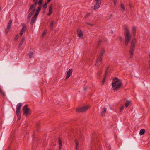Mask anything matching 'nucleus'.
<instances>
[{
    "instance_id": "1",
    "label": "nucleus",
    "mask_w": 150,
    "mask_h": 150,
    "mask_svg": "<svg viewBox=\"0 0 150 150\" xmlns=\"http://www.w3.org/2000/svg\"><path fill=\"white\" fill-rule=\"evenodd\" d=\"M122 85L121 81L118 78L116 77L113 78L112 86L113 88V90H117L119 89Z\"/></svg>"
},
{
    "instance_id": "2",
    "label": "nucleus",
    "mask_w": 150,
    "mask_h": 150,
    "mask_svg": "<svg viewBox=\"0 0 150 150\" xmlns=\"http://www.w3.org/2000/svg\"><path fill=\"white\" fill-rule=\"evenodd\" d=\"M124 35L125 39V45L127 46L131 39V35L129 34V32L128 28L125 27Z\"/></svg>"
},
{
    "instance_id": "3",
    "label": "nucleus",
    "mask_w": 150,
    "mask_h": 150,
    "mask_svg": "<svg viewBox=\"0 0 150 150\" xmlns=\"http://www.w3.org/2000/svg\"><path fill=\"white\" fill-rule=\"evenodd\" d=\"M136 41V39L135 38H134L132 41L131 44L130 49L129 51L130 58H132L133 55V52L135 50Z\"/></svg>"
},
{
    "instance_id": "4",
    "label": "nucleus",
    "mask_w": 150,
    "mask_h": 150,
    "mask_svg": "<svg viewBox=\"0 0 150 150\" xmlns=\"http://www.w3.org/2000/svg\"><path fill=\"white\" fill-rule=\"evenodd\" d=\"M41 6H38V9L36 10V11L34 15V16H33V17H32L31 20L30 21V24L31 25H33L34 23L35 22V21L36 18L37 17V16L38 14V13H39V12L41 10Z\"/></svg>"
},
{
    "instance_id": "5",
    "label": "nucleus",
    "mask_w": 150,
    "mask_h": 150,
    "mask_svg": "<svg viewBox=\"0 0 150 150\" xmlns=\"http://www.w3.org/2000/svg\"><path fill=\"white\" fill-rule=\"evenodd\" d=\"M28 105H25L23 108V114L24 115H30L31 114L32 112L31 110L28 107Z\"/></svg>"
},
{
    "instance_id": "6",
    "label": "nucleus",
    "mask_w": 150,
    "mask_h": 150,
    "mask_svg": "<svg viewBox=\"0 0 150 150\" xmlns=\"http://www.w3.org/2000/svg\"><path fill=\"white\" fill-rule=\"evenodd\" d=\"M89 108V106L88 105L81 107L77 109L76 111L78 112H84L86 111Z\"/></svg>"
},
{
    "instance_id": "7",
    "label": "nucleus",
    "mask_w": 150,
    "mask_h": 150,
    "mask_svg": "<svg viewBox=\"0 0 150 150\" xmlns=\"http://www.w3.org/2000/svg\"><path fill=\"white\" fill-rule=\"evenodd\" d=\"M95 1H96V3L94 6V9H98L100 6L101 0H95Z\"/></svg>"
},
{
    "instance_id": "8",
    "label": "nucleus",
    "mask_w": 150,
    "mask_h": 150,
    "mask_svg": "<svg viewBox=\"0 0 150 150\" xmlns=\"http://www.w3.org/2000/svg\"><path fill=\"white\" fill-rule=\"evenodd\" d=\"M12 22V20L11 19L9 20V21L8 23V25L7 28L6 29V30H5V32L6 33V34H7L8 33V32L9 30V29L11 26Z\"/></svg>"
},
{
    "instance_id": "9",
    "label": "nucleus",
    "mask_w": 150,
    "mask_h": 150,
    "mask_svg": "<svg viewBox=\"0 0 150 150\" xmlns=\"http://www.w3.org/2000/svg\"><path fill=\"white\" fill-rule=\"evenodd\" d=\"M72 71L73 69H70L68 70L67 74V76L66 77V79H67L72 75Z\"/></svg>"
},
{
    "instance_id": "10",
    "label": "nucleus",
    "mask_w": 150,
    "mask_h": 150,
    "mask_svg": "<svg viewBox=\"0 0 150 150\" xmlns=\"http://www.w3.org/2000/svg\"><path fill=\"white\" fill-rule=\"evenodd\" d=\"M52 12V4H50L49 7V12L47 13V15L48 16L50 15Z\"/></svg>"
},
{
    "instance_id": "11",
    "label": "nucleus",
    "mask_w": 150,
    "mask_h": 150,
    "mask_svg": "<svg viewBox=\"0 0 150 150\" xmlns=\"http://www.w3.org/2000/svg\"><path fill=\"white\" fill-rule=\"evenodd\" d=\"M105 49L104 48H102L101 50H100V52L99 57L103 58V54L105 53Z\"/></svg>"
},
{
    "instance_id": "12",
    "label": "nucleus",
    "mask_w": 150,
    "mask_h": 150,
    "mask_svg": "<svg viewBox=\"0 0 150 150\" xmlns=\"http://www.w3.org/2000/svg\"><path fill=\"white\" fill-rule=\"evenodd\" d=\"M102 58L98 56L95 63V65L96 66H97L99 64L100 62H101L102 61Z\"/></svg>"
},
{
    "instance_id": "13",
    "label": "nucleus",
    "mask_w": 150,
    "mask_h": 150,
    "mask_svg": "<svg viewBox=\"0 0 150 150\" xmlns=\"http://www.w3.org/2000/svg\"><path fill=\"white\" fill-rule=\"evenodd\" d=\"M22 28L21 29V30H23V32L25 31L27 29V27L26 25L24 23H22Z\"/></svg>"
},
{
    "instance_id": "14",
    "label": "nucleus",
    "mask_w": 150,
    "mask_h": 150,
    "mask_svg": "<svg viewBox=\"0 0 150 150\" xmlns=\"http://www.w3.org/2000/svg\"><path fill=\"white\" fill-rule=\"evenodd\" d=\"M77 33L79 37L81 38V37H82L83 33L82 32L81 30H77Z\"/></svg>"
},
{
    "instance_id": "15",
    "label": "nucleus",
    "mask_w": 150,
    "mask_h": 150,
    "mask_svg": "<svg viewBox=\"0 0 150 150\" xmlns=\"http://www.w3.org/2000/svg\"><path fill=\"white\" fill-rule=\"evenodd\" d=\"M75 143L76 144V150H79L78 149V145L79 144V143L78 140L77 139H75L74 141Z\"/></svg>"
},
{
    "instance_id": "16",
    "label": "nucleus",
    "mask_w": 150,
    "mask_h": 150,
    "mask_svg": "<svg viewBox=\"0 0 150 150\" xmlns=\"http://www.w3.org/2000/svg\"><path fill=\"white\" fill-rule=\"evenodd\" d=\"M58 141L59 143V148L60 149L61 148V146L62 145V140L60 138H59L58 139Z\"/></svg>"
},
{
    "instance_id": "17",
    "label": "nucleus",
    "mask_w": 150,
    "mask_h": 150,
    "mask_svg": "<svg viewBox=\"0 0 150 150\" xmlns=\"http://www.w3.org/2000/svg\"><path fill=\"white\" fill-rule=\"evenodd\" d=\"M25 40V38H23L21 40L20 42L18 45V47L20 48L21 46L22 45L23 43V42Z\"/></svg>"
},
{
    "instance_id": "18",
    "label": "nucleus",
    "mask_w": 150,
    "mask_h": 150,
    "mask_svg": "<svg viewBox=\"0 0 150 150\" xmlns=\"http://www.w3.org/2000/svg\"><path fill=\"white\" fill-rule=\"evenodd\" d=\"M54 24V21H52L51 22L50 25V29L51 30H52L53 29V26Z\"/></svg>"
},
{
    "instance_id": "19",
    "label": "nucleus",
    "mask_w": 150,
    "mask_h": 150,
    "mask_svg": "<svg viewBox=\"0 0 150 150\" xmlns=\"http://www.w3.org/2000/svg\"><path fill=\"white\" fill-rule=\"evenodd\" d=\"M145 132V129H142L140 130L139 132V134L141 135H143Z\"/></svg>"
},
{
    "instance_id": "20",
    "label": "nucleus",
    "mask_w": 150,
    "mask_h": 150,
    "mask_svg": "<svg viewBox=\"0 0 150 150\" xmlns=\"http://www.w3.org/2000/svg\"><path fill=\"white\" fill-rule=\"evenodd\" d=\"M121 9L122 12H123L125 10V7L123 4H121Z\"/></svg>"
},
{
    "instance_id": "21",
    "label": "nucleus",
    "mask_w": 150,
    "mask_h": 150,
    "mask_svg": "<svg viewBox=\"0 0 150 150\" xmlns=\"http://www.w3.org/2000/svg\"><path fill=\"white\" fill-rule=\"evenodd\" d=\"M22 105V104L21 103H18L16 107V109H19L20 110L21 107Z\"/></svg>"
},
{
    "instance_id": "22",
    "label": "nucleus",
    "mask_w": 150,
    "mask_h": 150,
    "mask_svg": "<svg viewBox=\"0 0 150 150\" xmlns=\"http://www.w3.org/2000/svg\"><path fill=\"white\" fill-rule=\"evenodd\" d=\"M101 42L102 40L101 39L97 43V48H98L100 47V45L101 44Z\"/></svg>"
},
{
    "instance_id": "23",
    "label": "nucleus",
    "mask_w": 150,
    "mask_h": 150,
    "mask_svg": "<svg viewBox=\"0 0 150 150\" xmlns=\"http://www.w3.org/2000/svg\"><path fill=\"white\" fill-rule=\"evenodd\" d=\"M130 102L129 101L127 100L126 103L125 104V106L126 107H127L129 105Z\"/></svg>"
},
{
    "instance_id": "24",
    "label": "nucleus",
    "mask_w": 150,
    "mask_h": 150,
    "mask_svg": "<svg viewBox=\"0 0 150 150\" xmlns=\"http://www.w3.org/2000/svg\"><path fill=\"white\" fill-rule=\"evenodd\" d=\"M136 29L135 27H134L132 28V33H136Z\"/></svg>"
},
{
    "instance_id": "25",
    "label": "nucleus",
    "mask_w": 150,
    "mask_h": 150,
    "mask_svg": "<svg viewBox=\"0 0 150 150\" xmlns=\"http://www.w3.org/2000/svg\"><path fill=\"white\" fill-rule=\"evenodd\" d=\"M16 113L17 115H21L20 110L16 109Z\"/></svg>"
},
{
    "instance_id": "26",
    "label": "nucleus",
    "mask_w": 150,
    "mask_h": 150,
    "mask_svg": "<svg viewBox=\"0 0 150 150\" xmlns=\"http://www.w3.org/2000/svg\"><path fill=\"white\" fill-rule=\"evenodd\" d=\"M106 108H104L103 110L102 111L101 113L102 115H103L106 112Z\"/></svg>"
},
{
    "instance_id": "27",
    "label": "nucleus",
    "mask_w": 150,
    "mask_h": 150,
    "mask_svg": "<svg viewBox=\"0 0 150 150\" xmlns=\"http://www.w3.org/2000/svg\"><path fill=\"white\" fill-rule=\"evenodd\" d=\"M47 3H45L43 5V7L44 10H45L47 8Z\"/></svg>"
},
{
    "instance_id": "28",
    "label": "nucleus",
    "mask_w": 150,
    "mask_h": 150,
    "mask_svg": "<svg viewBox=\"0 0 150 150\" xmlns=\"http://www.w3.org/2000/svg\"><path fill=\"white\" fill-rule=\"evenodd\" d=\"M28 55L29 56L30 58H31L33 57V52H30L29 54Z\"/></svg>"
},
{
    "instance_id": "29",
    "label": "nucleus",
    "mask_w": 150,
    "mask_h": 150,
    "mask_svg": "<svg viewBox=\"0 0 150 150\" xmlns=\"http://www.w3.org/2000/svg\"><path fill=\"white\" fill-rule=\"evenodd\" d=\"M107 75H106V74H105V75L104 78H103V80L102 81V85H103L104 84V82L105 81V77L106 76H107Z\"/></svg>"
},
{
    "instance_id": "30",
    "label": "nucleus",
    "mask_w": 150,
    "mask_h": 150,
    "mask_svg": "<svg viewBox=\"0 0 150 150\" xmlns=\"http://www.w3.org/2000/svg\"><path fill=\"white\" fill-rule=\"evenodd\" d=\"M42 0H40L38 4H39V6H41V4L42 3Z\"/></svg>"
},
{
    "instance_id": "31",
    "label": "nucleus",
    "mask_w": 150,
    "mask_h": 150,
    "mask_svg": "<svg viewBox=\"0 0 150 150\" xmlns=\"http://www.w3.org/2000/svg\"><path fill=\"white\" fill-rule=\"evenodd\" d=\"M35 8H34L33 9L32 11L30 13L32 15H33V14H34V12L35 11Z\"/></svg>"
},
{
    "instance_id": "32",
    "label": "nucleus",
    "mask_w": 150,
    "mask_h": 150,
    "mask_svg": "<svg viewBox=\"0 0 150 150\" xmlns=\"http://www.w3.org/2000/svg\"><path fill=\"white\" fill-rule=\"evenodd\" d=\"M35 6L34 5V4H33L31 5L30 8L32 10L33 8H35Z\"/></svg>"
},
{
    "instance_id": "33",
    "label": "nucleus",
    "mask_w": 150,
    "mask_h": 150,
    "mask_svg": "<svg viewBox=\"0 0 150 150\" xmlns=\"http://www.w3.org/2000/svg\"><path fill=\"white\" fill-rule=\"evenodd\" d=\"M124 105H122V106L121 107V108H120V112H122V110H123V109H124Z\"/></svg>"
},
{
    "instance_id": "34",
    "label": "nucleus",
    "mask_w": 150,
    "mask_h": 150,
    "mask_svg": "<svg viewBox=\"0 0 150 150\" xmlns=\"http://www.w3.org/2000/svg\"><path fill=\"white\" fill-rule=\"evenodd\" d=\"M110 67L109 66H108L107 69H106V72H105V74L106 75H107L108 74V69H109L110 68Z\"/></svg>"
},
{
    "instance_id": "35",
    "label": "nucleus",
    "mask_w": 150,
    "mask_h": 150,
    "mask_svg": "<svg viewBox=\"0 0 150 150\" xmlns=\"http://www.w3.org/2000/svg\"><path fill=\"white\" fill-rule=\"evenodd\" d=\"M18 36H19V35L18 34H17L16 35V37H15V38H14L15 40H17L18 39Z\"/></svg>"
},
{
    "instance_id": "36",
    "label": "nucleus",
    "mask_w": 150,
    "mask_h": 150,
    "mask_svg": "<svg viewBox=\"0 0 150 150\" xmlns=\"http://www.w3.org/2000/svg\"><path fill=\"white\" fill-rule=\"evenodd\" d=\"M40 125V123L39 122H38L36 123V126L37 127H38Z\"/></svg>"
},
{
    "instance_id": "37",
    "label": "nucleus",
    "mask_w": 150,
    "mask_h": 150,
    "mask_svg": "<svg viewBox=\"0 0 150 150\" xmlns=\"http://www.w3.org/2000/svg\"><path fill=\"white\" fill-rule=\"evenodd\" d=\"M17 115L18 118V120H19L21 118V115Z\"/></svg>"
},
{
    "instance_id": "38",
    "label": "nucleus",
    "mask_w": 150,
    "mask_h": 150,
    "mask_svg": "<svg viewBox=\"0 0 150 150\" xmlns=\"http://www.w3.org/2000/svg\"><path fill=\"white\" fill-rule=\"evenodd\" d=\"M23 32H23V30H21V31H20V35L21 36L23 35Z\"/></svg>"
},
{
    "instance_id": "39",
    "label": "nucleus",
    "mask_w": 150,
    "mask_h": 150,
    "mask_svg": "<svg viewBox=\"0 0 150 150\" xmlns=\"http://www.w3.org/2000/svg\"><path fill=\"white\" fill-rule=\"evenodd\" d=\"M47 32L46 31V30H45L42 33V35L43 36H44L45 34H46V33Z\"/></svg>"
},
{
    "instance_id": "40",
    "label": "nucleus",
    "mask_w": 150,
    "mask_h": 150,
    "mask_svg": "<svg viewBox=\"0 0 150 150\" xmlns=\"http://www.w3.org/2000/svg\"><path fill=\"white\" fill-rule=\"evenodd\" d=\"M32 15H31L30 13L28 15V16H27V17H28V18H30V17H31V16H32Z\"/></svg>"
},
{
    "instance_id": "41",
    "label": "nucleus",
    "mask_w": 150,
    "mask_h": 150,
    "mask_svg": "<svg viewBox=\"0 0 150 150\" xmlns=\"http://www.w3.org/2000/svg\"><path fill=\"white\" fill-rule=\"evenodd\" d=\"M113 1V3H114V4L115 5H116V3H117V0H115V1Z\"/></svg>"
},
{
    "instance_id": "42",
    "label": "nucleus",
    "mask_w": 150,
    "mask_h": 150,
    "mask_svg": "<svg viewBox=\"0 0 150 150\" xmlns=\"http://www.w3.org/2000/svg\"><path fill=\"white\" fill-rule=\"evenodd\" d=\"M38 4V1H36L35 2H34V4H34V5L35 6Z\"/></svg>"
},
{
    "instance_id": "43",
    "label": "nucleus",
    "mask_w": 150,
    "mask_h": 150,
    "mask_svg": "<svg viewBox=\"0 0 150 150\" xmlns=\"http://www.w3.org/2000/svg\"><path fill=\"white\" fill-rule=\"evenodd\" d=\"M87 89V88L86 87H83V91H86Z\"/></svg>"
},
{
    "instance_id": "44",
    "label": "nucleus",
    "mask_w": 150,
    "mask_h": 150,
    "mask_svg": "<svg viewBox=\"0 0 150 150\" xmlns=\"http://www.w3.org/2000/svg\"><path fill=\"white\" fill-rule=\"evenodd\" d=\"M30 18H28L27 19V22L28 23H29L30 21Z\"/></svg>"
},
{
    "instance_id": "45",
    "label": "nucleus",
    "mask_w": 150,
    "mask_h": 150,
    "mask_svg": "<svg viewBox=\"0 0 150 150\" xmlns=\"http://www.w3.org/2000/svg\"><path fill=\"white\" fill-rule=\"evenodd\" d=\"M86 23L88 25H91V26H92L93 25V24L90 23Z\"/></svg>"
},
{
    "instance_id": "46",
    "label": "nucleus",
    "mask_w": 150,
    "mask_h": 150,
    "mask_svg": "<svg viewBox=\"0 0 150 150\" xmlns=\"http://www.w3.org/2000/svg\"><path fill=\"white\" fill-rule=\"evenodd\" d=\"M119 38L120 39V40L121 41H122V38L121 37H119Z\"/></svg>"
},
{
    "instance_id": "47",
    "label": "nucleus",
    "mask_w": 150,
    "mask_h": 150,
    "mask_svg": "<svg viewBox=\"0 0 150 150\" xmlns=\"http://www.w3.org/2000/svg\"><path fill=\"white\" fill-rule=\"evenodd\" d=\"M90 13H88L87 14H86V17H88L90 15Z\"/></svg>"
},
{
    "instance_id": "48",
    "label": "nucleus",
    "mask_w": 150,
    "mask_h": 150,
    "mask_svg": "<svg viewBox=\"0 0 150 150\" xmlns=\"http://www.w3.org/2000/svg\"><path fill=\"white\" fill-rule=\"evenodd\" d=\"M112 16V14H110V15L109 16V18H108L110 19V17H111V16Z\"/></svg>"
},
{
    "instance_id": "49",
    "label": "nucleus",
    "mask_w": 150,
    "mask_h": 150,
    "mask_svg": "<svg viewBox=\"0 0 150 150\" xmlns=\"http://www.w3.org/2000/svg\"><path fill=\"white\" fill-rule=\"evenodd\" d=\"M149 67L150 68V60L149 61Z\"/></svg>"
},
{
    "instance_id": "50",
    "label": "nucleus",
    "mask_w": 150,
    "mask_h": 150,
    "mask_svg": "<svg viewBox=\"0 0 150 150\" xmlns=\"http://www.w3.org/2000/svg\"><path fill=\"white\" fill-rule=\"evenodd\" d=\"M51 0H47V3H49L51 1Z\"/></svg>"
},
{
    "instance_id": "51",
    "label": "nucleus",
    "mask_w": 150,
    "mask_h": 150,
    "mask_svg": "<svg viewBox=\"0 0 150 150\" xmlns=\"http://www.w3.org/2000/svg\"><path fill=\"white\" fill-rule=\"evenodd\" d=\"M31 10H32V9L30 8L28 10V12H30Z\"/></svg>"
},
{
    "instance_id": "52",
    "label": "nucleus",
    "mask_w": 150,
    "mask_h": 150,
    "mask_svg": "<svg viewBox=\"0 0 150 150\" xmlns=\"http://www.w3.org/2000/svg\"><path fill=\"white\" fill-rule=\"evenodd\" d=\"M36 1H38V0H33V2H35Z\"/></svg>"
},
{
    "instance_id": "53",
    "label": "nucleus",
    "mask_w": 150,
    "mask_h": 150,
    "mask_svg": "<svg viewBox=\"0 0 150 150\" xmlns=\"http://www.w3.org/2000/svg\"><path fill=\"white\" fill-rule=\"evenodd\" d=\"M134 36H135L136 35V33H133Z\"/></svg>"
},
{
    "instance_id": "54",
    "label": "nucleus",
    "mask_w": 150,
    "mask_h": 150,
    "mask_svg": "<svg viewBox=\"0 0 150 150\" xmlns=\"http://www.w3.org/2000/svg\"><path fill=\"white\" fill-rule=\"evenodd\" d=\"M37 130L38 132H39V130L38 129H37Z\"/></svg>"
},
{
    "instance_id": "55",
    "label": "nucleus",
    "mask_w": 150,
    "mask_h": 150,
    "mask_svg": "<svg viewBox=\"0 0 150 150\" xmlns=\"http://www.w3.org/2000/svg\"><path fill=\"white\" fill-rule=\"evenodd\" d=\"M10 148H9V147L8 148V150H10Z\"/></svg>"
},
{
    "instance_id": "56",
    "label": "nucleus",
    "mask_w": 150,
    "mask_h": 150,
    "mask_svg": "<svg viewBox=\"0 0 150 150\" xmlns=\"http://www.w3.org/2000/svg\"><path fill=\"white\" fill-rule=\"evenodd\" d=\"M149 58H150V55H149Z\"/></svg>"
}]
</instances>
